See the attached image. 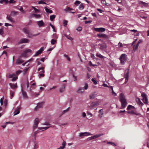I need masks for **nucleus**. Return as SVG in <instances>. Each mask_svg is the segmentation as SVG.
<instances>
[{
    "instance_id": "obj_1",
    "label": "nucleus",
    "mask_w": 149,
    "mask_h": 149,
    "mask_svg": "<svg viewBox=\"0 0 149 149\" xmlns=\"http://www.w3.org/2000/svg\"><path fill=\"white\" fill-rule=\"evenodd\" d=\"M120 101L121 103V108H125L127 103L125 99V96L123 93H121L120 94Z\"/></svg>"
},
{
    "instance_id": "obj_2",
    "label": "nucleus",
    "mask_w": 149,
    "mask_h": 149,
    "mask_svg": "<svg viewBox=\"0 0 149 149\" xmlns=\"http://www.w3.org/2000/svg\"><path fill=\"white\" fill-rule=\"evenodd\" d=\"M119 59L120 61V63L122 65H124L126 60L125 57V54H122L119 58Z\"/></svg>"
},
{
    "instance_id": "obj_3",
    "label": "nucleus",
    "mask_w": 149,
    "mask_h": 149,
    "mask_svg": "<svg viewBox=\"0 0 149 149\" xmlns=\"http://www.w3.org/2000/svg\"><path fill=\"white\" fill-rule=\"evenodd\" d=\"M141 96L143 97L142 100L143 102L146 104H147L148 103V99L147 97L146 94L143 92L141 93Z\"/></svg>"
},
{
    "instance_id": "obj_4",
    "label": "nucleus",
    "mask_w": 149,
    "mask_h": 149,
    "mask_svg": "<svg viewBox=\"0 0 149 149\" xmlns=\"http://www.w3.org/2000/svg\"><path fill=\"white\" fill-rule=\"evenodd\" d=\"M23 56H24L23 54H21V56L19 57L16 60L15 63L17 65H18L24 62V61L21 58Z\"/></svg>"
},
{
    "instance_id": "obj_5",
    "label": "nucleus",
    "mask_w": 149,
    "mask_h": 149,
    "mask_svg": "<svg viewBox=\"0 0 149 149\" xmlns=\"http://www.w3.org/2000/svg\"><path fill=\"white\" fill-rule=\"evenodd\" d=\"M29 42V40L27 38H22L20 41L18 42V43L19 44L23 43H27Z\"/></svg>"
},
{
    "instance_id": "obj_6",
    "label": "nucleus",
    "mask_w": 149,
    "mask_h": 149,
    "mask_svg": "<svg viewBox=\"0 0 149 149\" xmlns=\"http://www.w3.org/2000/svg\"><path fill=\"white\" fill-rule=\"evenodd\" d=\"M125 84H126L128 81L129 78V69H128L125 71Z\"/></svg>"
},
{
    "instance_id": "obj_7",
    "label": "nucleus",
    "mask_w": 149,
    "mask_h": 149,
    "mask_svg": "<svg viewBox=\"0 0 149 149\" xmlns=\"http://www.w3.org/2000/svg\"><path fill=\"white\" fill-rule=\"evenodd\" d=\"M97 36L99 38H108V35L104 33H99L97 34Z\"/></svg>"
},
{
    "instance_id": "obj_8",
    "label": "nucleus",
    "mask_w": 149,
    "mask_h": 149,
    "mask_svg": "<svg viewBox=\"0 0 149 149\" xmlns=\"http://www.w3.org/2000/svg\"><path fill=\"white\" fill-rule=\"evenodd\" d=\"M103 135V134H96L95 135H94L91 136V137H88L87 139V140L88 141H90L92 139H95L97 138L98 137H100L101 136Z\"/></svg>"
},
{
    "instance_id": "obj_9",
    "label": "nucleus",
    "mask_w": 149,
    "mask_h": 149,
    "mask_svg": "<svg viewBox=\"0 0 149 149\" xmlns=\"http://www.w3.org/2000/svg\"><path fill=\"white\" fill-rule=\"evenodd\" d=\"M45 102H42L40 103H38L37 104V106L35 108L34 110L37 111L38 108H40L42 107V106L44 104Z\"/></svg>"
},
{
    "instance_id": "obj_10",
    "label": "nucleus",
    "mask_w": 149,
    "mask_h": 149,
    "mask_svg": "<svg viewBox=\"0 0 149 149\" xmlns=\"http://www.w3.org/2000/svg\"><path fill=\"white\" fill-rule=\"evenodd\" d=\"M40 121L39 120V119L38 118H36L35 119L34 121V124L33 125V129H35L36 128L38 127V125Z\"/></svg>"
},
{
    "instance_id": "obj_11",
    "label": "nucleus",
    "mask_w": 149,
    "mask_h": 149,
    "mask_svg": "<svg viewBox=\"0 0 149 149\" xmlns=\"http://www.w3.org/2000/svg\"><path fill=\"white\" fill-rule=\"evenodd\" d=\"M106 29L105 28L103 27L94 28V30L95 31L101 33H102L105 31Z\"/></svg>"
},
{
    "instance_id": "obj_12",
    "label": "nucleus",
    "mask_w": 149,
    "mask_h": 149,
    "mask_svg": "<svg viewBox=\"0 0 149 149\" xmlns=\"http://www.w3.org/2000/svg\"><path fill=\"white\" fill-rule=\"evenodd\" d=\"M92 134L90 133L89 132H86L83 133H80L79 134V136L80 137L83 136H88L89 135H92Z\"/></svg>"
},
{
    "instance_id": "obj_13",
    "label": "nucleus",
    "mask_w": 149,
    "mask_h": 149,
    "mask_svg": "<svg viewBox=\"0 0 149 149\" xmlns=\"http://www.w3.org/2000/svg\"><path fill=\"white\" fill-rule=\"evenodd\" d=\"M127 113L128 114H134L137 116H139L141 115V114L137 112L136 111L134 112L133 110L128 111L127 112Z\"/></svg>"
},
{
    "instance_id": "obj_14",
    "label": "nucleus",
    "mask_w": 149,
    "mask_h": 149,
    "mask_svg": "<svg viewBox=\"0 0 149 149\" xmlns=\"http://www.w3.org/2000/svg\"><path fill=\"white\" fill-rule=\"evenodd\" d=\"M43 50V47H41L40 49L38 51H37L36 52V53L34 55V56H36L39 55V54H41Z\"/></svg>"
},
{
    "instance_id": "obj_15",
    "label": "nucleus",
    "mask_w": 149,
    "mask_h": 149,
    "mask_svg": "<svg viewBox=\"0 0 149 149\" xmlns=\"http://www.w3.org/2000/svg\"><path fill=\"white\" fill-rule=\"evenodd\" d=\"M91 105L90 106V107L93 108L96 107L99 105V102L98 101L93 102L91 103Z\"/></svg>"
},
{
    "instance_id": "obj_16",
    "label": "nucleus",
    "mask_w": 149,
    "mask_h": 149,
    "mask_svg": "<svg viewBox=\"0 0 149 149\" xmlns=\"http://www.w3.org/2000/svg\"><path fill=\"white\" fill-rule=\"evenodd\" d=\"M99 45L100 46V48L101 49H103L106 48L107 47V45L104 42L102 44H99Z\"/></svg>"
},
{
    "instance_id": "obj_17",
    "label": "nucleus",
    "mask_w": 149,
    "mask_h": 149,
    "mask_svg": "<svg viewBox=\"0 0 149 149\" xmlns=\"http://www.w3.org/2000/svg\"><path fill=\"white\" fill-rule=\"evenodd\" d=\"M21 108L20 106L17 107L16 109H15V111H14V115H16L18 114L20 112V110L21 109Z\"/></svg>"
},
{
    "instance_id": "obj_18",
    "label": "nucleus",
    "mask_w": 149,
    "mask_h": 149,
    "mask_svg": "<svg viewBox=\"0 0 149 149\" xmlns=\"http://www.w3.org/2000/svg\"><path fill=\"white\" fill-rule=\"evenodd\" d=\"M37 23L39 27L44 26L45 25V23L42 20L37 21Z\"/></svg>"
},
{
    "instance_id": "obj_19",
    "label": "nucleus",
    "mask_w": 149,
    "mask_h": 149,
    "mask_svg": "<svg viewBox=\"0 0 149 149\" xmlns=\"http://www.w3.org/2000/svg\"><path fill=\"white\" fill-rule=\"evenodd\" d=\"M21 90L22 93V95L23 97H24L25 98H27L28 96L26 93L23 90L22 86Z\"/></svg>"
},
{
    "instance_id": "obj_20",
    "label": "nucleus",
    "mask_w": 149,
    "mask_h": 149,
    "mask_svg": "<svg viewBox=\"0 0 149 149\" xmlns=\"http://www.w3.org/2000/svg\"><path fill=\"white\" fill-rule=\"evenodd\" d=\"M138 3L139 4L142 5L145 7H147L148 6V5L147 3H146L143 1H139Z\"/></svg>"
},
{
    "instance_id": "obj_21",
    "label": "nucleus",
    "mask_w": 149,
    "mask_h": 149,
    "mask_svg": "<svg viewBox=\"0 0 149 149\" xmlns=\"http://www.w3.org/2000/svg\"><path fill=\"white\" fill-rule=\"evenodd\" d=\"M7 19L12 22H15V21L11 17L10 15H7Z\"/></svg>"
},
{
    "instance_id": "obj_22",
    "label": "nucleus",
    "mask_w": 149,
    "mask_h": 149,
    "mask_svg": "<svg viewBox=\"0 0 149 149\" xmlns=\"http://www.w3.org/2000/svg\"><path fill=\"white\" fill-rule=\"evenodd\" d=\"M31 50L30 49H27L22 54H25V56H26V54L28 52L31 53Z\"/></svg>"
},
{
    "instance_id": "obj_23",
    "label": "nucleus",
    "mask_w": 149,
    "mask_h": 149,
    "mask_svg": "<svg viewBox=\"0 0 149 149\" xmlns=\"http://www.w3.org/2000/svg\"><path fill=\"white\" fill-rule=\"evenodd\" d=\"M10 85L12 89H15L17 88V83H16L15 85L14 84H13L12 83H10Z\"/></svg>"
},
{
    "instance_id": "obj_24",
    "label": "nucleus",
    "mask_w": 149,
    "mask_h": 149,
    "mask_svg": "<svg viewBox=\"0 0 149 149\" xmlns=\"http://www.w3.org/2000/svg\"><path fill=\"white\" fill-rule=\"evenodd\" d=\"M66 144V142L64 141H63V143H62V146H61L58 148H57V149H63L65 146Z\"/></svg>"
},
{
    "instance_id": "obj_25",
    "label": "nucleus",
    "mask_w": 149,
    "mask_h": 149,
    "mask_svg": "<svg viewBox=\"0 0 149 149\" xmlns=\"http://www.w3.org/2000/svg\"><path fill=\"white\" fill-rule=\"evenodd\" d=\"M44 8L45 9V11L47 13H53L52 10L47 8L46 7H45Z\"/></svg>"
},
{
    "instance_id": "obj_26",
    "label": "nucleus",
    "mask_w": 149,
    "mask_h": 149,
    "mask_svg": "<svg viewBox=\"0 0 149 149\" xmlns=\"http://www.w3.org/2000/svg\"><path fill=\"white\" fill-rule=\"evenodd\" d=\"M135 108V107L134 106L131 105H129L128 106L127 109L128 110H129L130 109H134Z\"/></svg>"
},
{
    "instance_id": "obj_27",
    "label": "nucleus",
    "mask_w": 149,
    "mask_h": 149,
    "mask_svg": "<svg viewBox=\"0 0 149 149\" xmlns=\"http://www.w3.org/2000/svg\"><path fill=\"white\" fill-rule=\"evenodd\" d=\"M73 9L72 8H70L69 7L67 6L66 8L64 9V10L66 12H68L69 11L73 10Z\"/></svg>"
},
{
    "instance_id": "obj_28",
    "label": "nucleus",
    "mask_w": 149,
    "mask_h": 149,
    "mask_svg": "<svg viewBox=\"0 0 149 149\" xmlns=\"http://www.w3.org/2000/svg\"><path fill=\"white\" fill-rule=\"evenodd\" d=\"M138 100L137 101V104L139 105H141L142 106L143 104V103L141 101L139 98H138Z\"/></svg>"
},
{
    "instance_id": "obj_29",
    "label": "nucleus",
    "mask_w": 149,
    "mask_h": 149,
    "mask_svg": "<svg viewBox=\"0 0 149 149\" xmlns=\"http://www.w3.org/2000/svg\"><path fill=\"white\" fill-rule=\"evenodd\" d=\"M84 91V89L82 88H79L77 91V93H81Z\"/></svg>"
},
{
    "instance_id": "obj_30",
    "label": "nucleus",
    "mask_w": 149,
    "mask_h": 149,
    "mask_svg": "<svg viewBox=\"0 0 149 149\" xmlns=\"http://www.w3.org/2000/svg\"><path fill=\"white\" fill-rule=\"evenodd\" d=\"M96 56H97L101 58H104V56H102L101 54H99L98 53H97L96 55Z\"/></svg>"
},
{
    "instance_id": "obj_31",
    "label": "nucleus",
    "mask_w": 149,
    "mask_h": 149,
    "mask_svg": "<svg viewBox=\"0 0 149 149\" xmlns=\"http://www.w3.org/2000/svg\"><path fill=\"white\" fill-rule=\"evenodd\" d=\"M84 7V5L83 3H81L80 5H79V9L80 10H83Z\"/></svg>"
},
{
    "instance_id": "obj_32",
    "label": "nucleus",
    "mask_w": 149,
    "mask_h": 149,
    "mask_svg": "<svg viewBox=\"0 0 149 149\" xmlns=\"http://www.w3.org/2000/svg\"><path fill=\"white\" fill-rule=\"evenodd\" d=\"M56 17L55 15H52L50 16V19L52 21H53V20Z\"/></svg>"
},
{
    "instance_id": "obj_33",
    "label": "nucleus",
    "mask_w": 149,
    "mask_h": 149,
    "mask_svg": "<svg viewBox=\"0 0 149 149\" xmlns=\"http://www.w3.org/2000/svg\"><path fill=\"white\" fill-rule=\"evenodd\" d=\"M23 31L26 34H29V32L25 28H23L22 29Z\"/></svg>"
},
{
    "instance_id": "obj_34",
    "label": "nucleus",
    "mask_w": 149,
    "mask_h": 149,
    "mask_svg": "<svg viewBox=\"0 0 149 149\" xmlns=\"http://www.w3.org/2000/svg\"><path fill=\"white\" fill-rule=\"evenodd\" d=\"M139 45L138 44H136V45H134L133 46V49H134V51L136 50L138 47Z\"/></svg>"
},
{
    "instance_id": "obj_35",
    "label": "nucleus",
    "mask_w": 149,
    "mask_h": 149,
    "mask_svg": "<svg viewBox=\"0 0 149 149\" xmlns=\"http://www.w3.org/2000/svg\"><path fill=\"white\" fill-rule=\"evenodd\" d=\"M96 97V95L95 94H92L90 96V99H94Z\"/></svg>"
},
{
    "instance_id": "obj_36",
    "label": "nucleus",
    "mask_w": 149,
    "mask_h": 149,
    "mask_svg": "<svg viewBox=\"0 0 149 149\" xmlns=\"http://www.w3.org/2000/svg\"><path fill=\"white\" fill-rule=\"evenodd\" d=\"M56 42V40H54V39H52L51 41V44L52 45H54L55 44V43Z\"/></svg>"
},
{
    "instance_id": "obj_37",
    "label": "nucleus",
    "mask_w": 149,
    "mask_h": 149,
    "mask_svg": "<svg viewBox=\"0 0 149 149\" xmlns=\"http://www.w3.org/2000/svg\"><path fill=\"white\" fill-rule=\"evenodd\" d=\"M91 80L93 82L94 84L96 85L97 84V81L95 79V78H92L91 79Z\"/></svg>"
},
{
    "instance_id": "obj_38",
    "label": "nucleus",
    "mask_w": 149,
    "mask_h": 149,
    "mask_svg": "<svg viewBox=\"0 0 149 149\" xmlns=\"http://www.w3.org/2000/svg\"><path fill=\"white\" fill-rule=\"evenodd\" d=\"M102 3L103 5H105L107 6H109V5L108 4V5L107 4L105 0H103L102 1Z\"/></svg>"
},
{
    "instance_id": "obj_39",
    "label": "nucleus",
    "mask_w": 149,
    "mask_h": 149,
    "mask_svg": "<svg viewBox=\"0 0 149 149\" xmlns=\"http://www.w3.org/2000/svg\"><path fill=\"white\" fill-rule=\"evenodd\" d=\"M18 12L14 11H12L11 12V14L13 15H15Z\"/></svg>"
},
{
    "instance_id": "obj_40",
    "label": "nucleus",
    "mask_w": 149,
    "mask_h": 149,
    "mask_svg": "<svg viewBox=\"0 0 149 149\" xmlns=\"http://www.w3.org/2000/svg\"><path fill=\"white\" fill-rule=\"evenodd\" d=\"M14 93L12 91H10V95L12 97L11 98V99H12L13 97L14 96Z\"/></svg>"
},
{
    "instance_id": "obj_41",
    "label": "nucleus",
    "mask_w": 149,
    "mask_h": 149,
    "mask_svg": "<svg viewBox=\"0 0 149 149\" xmlns=\"http://www.w3.org/2000/svg\"><path fill=\"white\" fill-rule=\"evenodd\" d=\"M81 2L78 1H76L74 3V4L77 6H78L80 3Z\"/></svg>"
},
{
    "instance_id": "obj_42",
    "label": "nucleus",
    "mask_w": 149,
    "mask_h": 149,
    "mask_svg": "<svg viewBox=\"0 0 149 149\" xmlns=\"http://www.w3.org/2000/svg\"><path fill=\"white\" fill-rule=\"evenodd\" d=\"M70 107H68V108H67L65 110H64L62 113L61 114V115H63V114H64L66 112H68V111L69 110V108H70Z\"/></svg>"
},
{
    "instance_id": "obj_43",
    "label": "nucleus",
    "mask_w": 149,
    "mask_h": 149,
    "mask_svg": "<svg viewBox=\"0 0 149 149\" xmlns=\"http://www.w3.org/2000/svg\"><path fill=\"white\" fill-rule=\"evenodd\" d=\"M22 70H18L16 72V75H18L19 74H20L22 72Z\"/></svg>"
},
{
    "instance_id": "obj_44",
    "label": "nucleus",
    "mask_w": 149,
    "mask_h": 149,
    "mask_svg": "<svg viewBox=\"0 0 149 149\" xmlns=\"http://www.w3.org/2000/svg\"><path fill=\"white\" fill-rule=\"evenodd\" d=\"M34 149H37L38 148V144L36 143L35 142H34Z\"/></svg>"
},
{
    "instance_id": "obj_45",
    "label": "nucleus",
    "mask_w": 149,
    "mask_h": 149,
    "mask_svg": "<svg viewBox=\"0 0 149 149\" xmlns=\"http://www.w3.org/2000/svg\"><path fill=\"white\" fill-rule=\"evenodd\" d=\"M52 38L54 39H57L58 37L57 36L56 34V33H54L52 35Z\"/></svg>"
},
{
    "instance_id": "obj_46",
    "label": "nucleus",
    "mask_w": 149,
    "mask_h": 149,
    "mask_svg": "<svg viewBox=\"0 0 149 149\" xmlns=\"http://www.w3.org/2000/svg\"><path fill=\"white\" fill-rule=\"evenodd\" d=\"M107 144H110L111 145L114 146H116V145L113 142H107Z\"/></svg>"
},
{
    "instance_id": "obj_47",
    "label": "nucleus",
    "mask_w": 149,
    "mask_h": 149,
    "mask_svg": "<svg viewBox=\"0 0 149 149\" xmlns=\"http://www.w3.org/2000/svg\"><path fill=\"white\" fill-rule=\"evenodd\" d=\"M4 34V31H3V29H0V35H2Z\"/></svg>"
},
{
    "instance_id": "obj_48",
    "label": "nucleus",
    "mask_w": 149,
    "mask_h": 149,
    "mask_svg": "<svg viewBox=\"0 0 149 149\" xmlns=\"http://www.w3.org/2000/svg\"><path fill=\"white\" fill-rule=\"evenodd\" d=\"M88 84L87 83H85V86L84 88V89L85 90L87 89L88 88Z\"/></svg>"
},
{
    "instance_id": "obj_49",
    "label": "nucleus",
    "mask_w": 149,
    "mask_h": 149,
    "mask_svg": "<svg viewBox=\"0 0 149 149\" xmlns=\"http://www.w3.org/2000/svg\"><path fill=\"white\" fill-rule=\"evenodd\" d=\"M82 29V27L81 26H79L77 29L76 30L77 31H81Z\"/></svg>"
},
{
    "instance_id": "obj_50",
    "label": "nucleus",
    "mask_w": 149,
    "mask_h": 149,
    "mask_svg": "<svg viewBox=\"0 0 149 149\" xmlns=\"http://www.w3.org/2000/svg\"><path fill=\"white\" fill-rule=\"evenodd\" d=\"M65 88L64 87L63 88H61L59 89V91L60 93H63L64 91Z\"/></svg>"
},
{
    "instance_id": "obj_51",
    "label": "nucleus",
    "mask_w": 149,
    "mask_h": 149,
    "mask_svg": "<svg viewBox=\"0 0 149 149\" xmlns=\"http://www.w3.org/2000/svg\"><path fill=\"white\" fill-rule=\"evenodd\" d=\"M64 56L65 57H66V58H67V59L69 61H70V58L68 57V55H67L66 54H65L64 55Z\"/></svg>"
},
{
    "instance_id": "obj_52",
    "label": "nucleus",
    "mask_w": 149,
    "mask_h": 149,
    "mask_svg": "<svg viewBox=\"0 0 149 149\" xmlns=\"http://www.w3.org/2000/svg\"><path fill=\"white\" fill-rule=\"evenodd\" d=\"M39 95V93H34L33 94V95L34 96V97H37Z\"/></svg>"
},
{
    "instance_id": "obj_53",
    "label": "nucleus",
    "mask_w": 149,
    "mask_h": 149,
    "mask_svg": "<svg viewBox=\"0 0 149 149\" xmlns=\"http://www.w3.org/2000/svg\"><path fill=\"white\" fill-rule=\"evenodd\" d=\"M68 21L66 20H64V22H63V24L64 25V26H65L67 24Z\"/></svg>"
},
{
    "instance_id": "obj_54",
    "label": "nucleus",
    "mask_w": 149,
    "mask_h": 149,
    "mask_svg": "<svg viewBox=\"0 0 149 149\" xmlns=\"http://www.w3.org/2000/svg\"><path fill=\"white\" fill-rule=\"evenodd\" d=\"M41 17V15L39 14H36L35 17L36 18H39Z\"/></svg>"
},
{
    "instance_id": "obj_55",
    "label": "nucleus",
    "mask_w": 149,
    "mask_h": 149,
    "mask_svg": "<svg viewBox=\"0 0 149 149\" xmlns=\"http://www.w3.org/2000/svg\"><path fill=\"white\" fill-rule=\"evenodd\" d=\"M18 78L17 77H13V79H12V81H14L17 80Z\"/></svg>"
},
{
    "instance_id": "obj_56",
    "label": "nucleus",
    "mask_w": 149,
    "mask_h": 149,
    "mask_svg": "<svg viewBox=\"0 0 149 149\" xmlns=\"http://www.w3.org/2000/svg\"><path fill=\"white\" fill-rule=\"evenodd\" d=\"M44 69V68L42 66L41 67L39 68L38 69V71H40L41 70H43Z\"/></svg>"
},
{
    "instance_id": "obj_57",
    "label": "nucleus",
    "mask_w": 149,
    "mask_h": 149,
    "mask_svg": "<svg viewBox=\"0 0 149 149\" xmlns=\"http://www.w3.org/2000/svg\"><path fill=\"white\" fill-rule=\"evenodd\" d=\"M66 37L68 39L70 40H73V38H72L70 36H66Z\"/></svg>"
},
{
    "instance_id": "obj_58",
    "label": "nucleus",
    "mask_w": 149,
    "mask_h": 149,
    "mask_svg": "<svg viewBox=\"0 0 149 149\" xmlns=\"http://www.w3.org/2000/svg\"><path fill=\"white\" fill-rule=\"evenodd\" d=\"M92 21L91 20L88 21H85V24H87V23H91Z\"/></svg>"
},
{
    "instance_id": "obj_59",
    "label": "nucleus",
    "mask_w": 149,
    "mask_h": 149,
    "mask_svg": "<svg viewBox=\"0 0 149 149\" xmlns=\"http://www.w3.org/2000/svg\"><path fill=\"white\" fill-rule=\"evenodd\" d=\"M5 25L6 26H12V25L10 24H9V23H5Z\"/></svg>"
},
{
    "instance_id": "obj_60",
    "label": "nucleus",
    "mask_w": 149,
    "mask_h": 149,
    "mask_svg": "<svg viewBox=\"0 0 149 149\" xmlns=\"http://www.w3.org/2000/svg\"><path fill=\"white\" fill-rule=\"evenodd\" d=\"M15 76V74H10L9 75V78H13V77Z\"/></svg>"
},
{
    "instance_id": "obj_61",
    "label": "nucleus",
    "mask_w": 149,
    "mask_h": 149,
    "mask_svg": "<svg viewBox=\"0 0 149 149\" xmlns=\"http://www.w3.org/2000/svg\"><path fill=\"white\" fill-rule=\"evenodd\" d=\"M39 76L40 77H44L45 76V74H44L40 73V74H39Z\"/></svg>"
},
{
    "instance_id": "obj_62",
    "label": "nucleus",
    "mask_w": 149,
    "mask_h": 149,
    "mask_svg": "<svg viewBox=\"0 0 149 149\" xmlns=\"http://www.w3.org/2000/svg\"><path fill=\"white\" fill-rule=\"evenodd\" d=\"M44 125H50V124L49 123V122H46L44 124H43Z\"/></svg>"
},
{
    "instance_id": "obj_63",
    "label": "nucleus",
    "mask_w": 149,
    "mask_h": 149,
    "mask_svg": "<svg viewBox=\"0 0 149 149\" xmlns=\"http://www.w3.org/2000/svg\"><path fill=\"white\" fill-rule=\"evenodd\" d=\"M34 10H35V12L36 13H38L40 11V10L36 8Z\"/></svg>"
},
{
    "instance_id": "obj_64",
    "label": "nucleus",
    "mask_w": 149,
    "mask_h": 149,
    "mask_svg": "<svg viewBox=\"0 0 149 149\" xmlns=\"http://www.w3.org/2000/svg\"><path fill=\"white\" fill-rule=\"evenodd\" d=\"M9 3H15V1H14V0H10L9 1Z\"/></svg>"
}]
</instances>
